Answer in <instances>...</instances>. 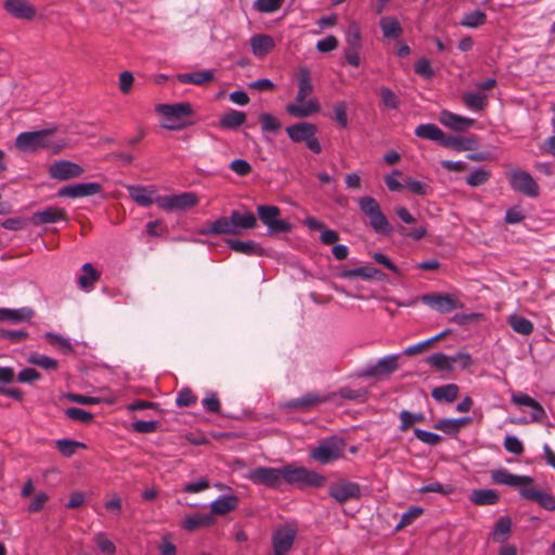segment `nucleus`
Instances as JSON below:
<instances>
[{
    "mask_svg": "<svg viewBox=\"0 0 555 555\" xmlns=\"http://www.w3.org/2000/svg\"><path fill=\"white\" fill-rule=\"evenodd\" d=\"M520 495L525 500L535 502L546 511H555V498L550 493L543 492L531 486H526L520 489Z\"/></svg>",
    "mask_w": 555,
    "mask_h": 555,
    "instance_id": "nucleus-18",
    "label": "nucleus"
},
{
    "mask_svg": "<svg viewBox=\"0 0 555 555\" xmlns=\"http://www.w3.org/2000/svg\"><path fill=\"white\" fill-rule=\"evenodd\" d=\"M328 401H336V395H323L312 391L302 395L300 398L286 401L283 403L282 408L288 411L308 412Z\"/></svg>",
    "mask_w": 555,
    "mask_h": 555,
    "instance_id": "nucleus-7",
    "label": "nucleus"
},
{
    "mask_svg": "<svg viewBox=\"0 0 555 555\" xmlns=\"http://www.w3.org/2000/svg\"><path fill=\"white\" fill-rule=\"evenodd\" d=\"M44 338L54 347L59 348L61 351L65 353L73 352V346L68 341V339L64 338L63 336H60L57 334L53 333H46Z\"/></svg>",
    "mask_w": 555,
    "mask_h": 555,
    "instance_id": "nucleus-48",
    "label": "nucleus"
},
{
    "mask_svg": "<svg viewBox=\"0 0 555 555\" xmlns=\"http://www.w3.org/2000/svg\"><path fill=\"white\" fill-rule=\"evenodd\" d=\"M414 434L417 439H420L422 442L427 443L429 446H436L441 442L442 438L434 433H429L422 429H414Z\"/></svg>",
    "mask_w": 555,
    "mask_h": 555,
    "instance_id": "nucleus-57",
    "label": "nucleus"
},
{
    "mask_svg": "<svg viewBox=\"0 0 555 555\" xmlns=\"http://www.w3.org/2000/svg\"><path fill=\"white\" fill-rule=\"evenodd\" d=\"M65 415L73 421H77L83 424H90L93 421V414L79 409V408H68L65 410Z\"/></svg>",
    "mask_w": 555,
    "mask_h": 555,
    "instance_id": "nucleus-49",
    "label": "nucleus"
},
{
    "mask_svg": "<svg viewBox=\"0 0 555 555\" xmlns=\"http://www.w3.org/2000/svg\"><path fill=\"white\" fill-rule=\"evenodd\" d=\"M94 541L101 552L113 555L116 551V547L112 541H109L104 533H98L94 538Z\"/></svg>",
    "mask_w": 555,
    "mask_h": 555,
    "instance_id": "nucleus-62",
    "label": "nucleus"
},
{
    "mask_svg": "<svg viewBox=\"0 0 555 555\" xmlns=\"http://www.w3.org/2000/svg\"><path fill=\"white\" fill-rule=\"evenodd\" d=\"M287 135L294 143H306V146L315 154L322 152V145L317 138L318 127L314 124L301 121L286 127Z\"/></svg>",
    "mask_w": 555,
    "mask_h": 555,
    "instance_id": "nucleus-4",
    "label": "nucleus"
},
{
    "mask_svg": "<svg viewBox=\"0 0 555 555\" xmlns=\"http://www.w3.org/2000/svg\"><path fill=\"white\" fill-rule=\"evenodd\" d=\"M334 393L336 395V399L340 398L349 401H364L366 397L364 387L353 388L351 386H345Z\"/></svg>",
    "mask_w": 555,
    "mask_h": 555,
    "instance_id": "nucleus-39",
    "label": "nucleus"
},
{
    "mask_svg": "<svg viewBox=\"0 0 555 555\" xmlns=\"http://www.w3.org/2000/svg\"><path fill=\"white\" fill-rule=\"evenodd\" d=\"M422 301L436 307L440 313H448L454 309L463 308V304L452 294H426L422 297Z\"/></svg>",
    "mask_w": 555,
    "mask_h": 555,
    "instance_id": "nucleus-15",
    "label": "nucleus"
},
{
    "mask_svg": "<svg viewBox=\"0 0 555 555\" xmlns=\"http://www.w3.org/2000/svg\"><path fill=\"white\" fill-rule=\"evenodd\" d=\"M298 91L296 94L295 103L286 105V112L296 118H307L315 113H319L321 107L317 99H309L308 96L313 93V85L310 70L307 67H300L297 73Z\"/></svg>",
    "mask_w": 555,
    "mask_h": 555,
    "instance_id": "nucleus-1",
    "label": "nucleus"
},
{
    "mask_svg": "<svg viewBox=\"0 0 555 555\" xmlns=\"http://www.w3.org/2000/svg\"><path fill=\"white\" fill-rule=\"evenodd\" d=\"M257 212L261 222L268 227L271 234L287 233L292 230V225L280 219L281 210L278 206L259 205Z\"/></svg>",
    "mask_w": 555,
    "mask_h": 555,
    "instance_id": "nucleus-8",
    "label": "nucleus"
},
{
    "mask_svg": "<svg viewBox=\"0 0 555 555\" xmlns=\"http://www.w3.org/2000/svg\"><path fill=\"white\" fill-rule=\"evenodd\" d=\"M464 104L475 111H482L487 105V96L481 93H465L463 95Z\"/></svg>",
    "mask_w": 555,
    "mask_h": 555,
    "instance_id": "nucleus-44",
    "label": "nucleus"
},
{
    "mask_svg": "<svg viewBox=\"0 0 555 555\" xmlns=\"http://www.w3.org/2000/svg\"><path fill=\"white\" fill-rule=\"evenodd\" d=\"M215 519L211 515L195 514L185 518L183 528L188 531H194L199 528H207L212 526Z\"/></svg>",
    "mask_w": 555,
    "mask_h": 555,
    "instance_id": "nucleus-37",
    "label": "nucleus"
},
{
    "mask_svg": "<svg viewBox=\"0 0 555 555\" xmlns=\"http://www.w3.org/2000/svg\"><path fill=\"white\" fill-rule=\"evenodd\" d=\"M282 482L287 485L296 486L298 488L304 487H323L326 478L323 475L318 474L314 470H310L302 466L285 465L282 466Z\"/></svg>",
    "mask_w": 555,
    "mask_h": 555,
    "instance_id": "nucleus-3",
    "label": "nucleus"
},
{
    "mask_svg": "<svg viewBox=\"0 0 555 555\" xmlns=\"http://www.w3.org/2000/svg\"><path fill=\"white\" fill-rule=\"evenodd\" d=\"M512 520L508 516L499 518L495 522L491 537L494 542L504 543L511 535Z\"/></svg>",
    "mask_w": 555,
    "mask_h": 555,
    "instance_id": "nucleus-32",
    "label": "nucleus"
},
{
    "mask_svg": "<svg viewBox=\"0 0 555 555\" xmlns=\"http://www.w3.org/2000/svg\"><path fill=\"white\" fill-rule=\"evenodd\" d=\"M214 73L211 70H197L193 73H184L177 75L178 81L182 83H192L202 86L214 80Z\"/></svg>",
    "mask_w": 555,
    "mask_h": 555,
    "instance_id": "nucleus-29",
    "label": "nucleus"
},
{
    "mask_svg": "<svg viewBox=\"0 0 555 555\" xmlns=\"http://www.w3.org/2000/svg\"><path fill=\"white\" fill-rule=\"evenodd\" d=\"M402 26L397 18H384V38L398 39L402 35Z\"/></svg>",
    "mask_w": 555,
    "mask_h": 555,
    "instance_id": "nucleus-43",
    "label": "nucleus"
},
{
    "mask_svg": "<svg viewBox=\"0 0 555 555\" xmlns=\"http://www.w3.org/2000/svg\"><path fill=\"white\" fill-rule=\"evenodd\" d=\"M283 2L284 0H256L254 5L259 12L270 13L278 11L282 7Z\"/></svg>",
    "mask_w": 555,
    "mask_h": 555,
    "instance_id": "nucleus-54",
    "label": "nucleus"
},
{
    "mask_svg": "<svg viewBox=\"0 0 555 555\" xmlns=\"http://www.w3.org/2000/svg\"><path fill=\"white\" fill-rule=\"evenodd\" d=\"M55 133V129H43L39 131L23 132L17 135L15 146L23 152H37L47 149L50 145V138Z\"/></svg>",
    "mask_w": 555,
    "mask_h": 555,
    "instance_id": "nucleus-5",
    "label": "nucleus"
},
{
    "mask_svg": "<svg viewBox=\"0 0 555 555\" xmlns=\"http://www.w3.org/2000/svg\"><path fill=\"white\" fill-rule=\"evenodd\" d=\"M379 275V271L373 267L364 266L356 269H347L341 271L340 276L345 279L361 278L364 280L375 279Z\"/></svg>",
    "mask_w": 555,
    "mask_h": 555,
    "instance_id": "nucleus-38",
    "label": "nucleus"
},
{
    "mask_svg": "<svg viewBox=\"0 0 555 555\" xmlns=\"http://www.w3.org/2000/svg\"><path fill=\"white\" fill-rule=\"evenodd\" d=\"M359 205L363 214L370 217L371 224L376 232H382V211L379 204L370 196L359 198Z\"/></svg>",
    "mask_w": 555,
    "mask_h": 555,
    "instance_id": "nucleus-21",
    "label": "nucleus"
},
{
    "mask_svg": "<svg viewBox=\"0 0 555 555\" xmlns=\"http://www.w3.org/2000/svg\"><path fill=\"white\" fill-rule=\"evenodd\" d=\"M230 217L236 230V235L241 234L242 229L249 230L257 225V218L253 212L241 214L238 210H233Z\"/></svg>",
    "mask_w": 555,
    "mask_h": 555,
    "instance_id": "nucleus-28",
    "label": "nucleus"
},
{
    "mask_svg": "<svg viewBox=\"0 0 555 555\" xmlns=\"http://www.w3.org/2000/svg\"><path fill=\"white\" fill-rule=\"evenodd\" d=\"M487 16L482 11H474L464 16L461 22L462 26L465 27H478L486 23Z\"/></svg>",
    "mask_w": 555,
    "mask_h": 555,
    "instance_id": "nucleus-50",
    "label": "nucleus"
},
{
    "mask_svg": "<svg viewBox=\"0 0 555 555\" xmlns=\"http://www.w3.org/2000/svg\"><path fill=\"white\" fill-rule=\"evenodd\" d=\"M426 362L439 372H452L454 370L453 363L456 362V358L448 357L442 352H437L429 356L426 359Z\"/></svg>",
    "mask_w": 555,
    "mask_h": 555,
    "instance_id": "nucleus-34",
    "label": "nucleus"
},
{
    "mask_svg": "<svg viewBox=\"0 0 555 555\" xmlns=\"http://www.w3.org/2000/svg\"><path fill=\"white\" fill-rule=\"evenodd\" d=\"M61 220H67L66 210L54 206H50L42 210H38L34 212L30 217V221L35 225L54 223Z\"/></svg>",
    "mask_w": 555,
    "mask_h": 555,
    "instance_id": "nucleus-20",
    "label": "nucleus"
},
{
    "mask_svg": "<svg viewBox=\"0 0 555 555\" xmlns=\"http://www.w3.org/2000/svg\"><path fill=\"white\" fill-rule=\"evenodd\" d=\"M328 495L337 503L343 504L347 501L359 499L361 490L358 483L339 479L330 485Z\"/></svg>",
    "mask_w": 555,
    "mask_h": 555,
    "instance_id": "nucleus-12",
    "label": "nucleus"
},
{
    "mask_svg": "<svg viewBox=\"0 0 555 555\" xmlns=\"http://www.w3.org/2000/svg\"><path fill=\"white\" fill-rule=\"evenodd\" d=\"M128 192L130 197L140 206L149 207L155 203V198L152 197L155 192L144 186L130 185L128 186Z\"/></svg>",
    "mask_w": 555,
    "mask_h": 555,
    "instance_id": "nucleus-30",
    "label": "nucleus"
},
{
    "mask_svg": "<svg viewBox=\"0 0 555 555\" xmlns=\"http://www.w3.org/2000/svg\"><path fill=\"white\" fill-rule=\"evenodd\" d=\"M440 121L454 131H465L475 124V119L462 117L456 114L443 111Z\"/></svg>",
    "mask_w": 555,
    "mask_h": 555,
    "instance_id": "nucleus-24",
    "label": "nucleus"
},
{
    "mask_svg": "<svg viewBox=\"0 0 555 555\" xmlns=\"http://www.w3.org/2000/svg\"><path fill=\"white\" fill-rule=\"evenodd\" d=\"M400 420H401V426L400 429L405 431L409 429L414 423H421L424 422L425 416L422 413L418 414H412L409 411H402L400 413Z\"/></svg>",
    "mask_w": 555,
    "mask_h": 555,
    "instance_id": "nucleus-52",
    "label": "nucleus"
},
{
    "mask_svg": "<svg viewBox=\"0 0 555 555\" xmlns=\"http://www.w3.org/2000/svg\"><path fill=\"white\" fill-rule=\"evenodd\" d=\"M508 324L515 332L521 335H530L533 332L532 323L518 314H512L508 318Z\"/></svg>",
    "mask_w": 555,
    "mask_h": 555,
    "instance_id": "nucleus-41",
    "label": "nucleus"
},
{
    "mask_svg": "<svg viewBox=\"0 0 555 555\" xmlns=\"http://www.w3.org/2000/svg\"><path fill=\"white\" fill-rule=\"evenodd\" d=\"M134 77L132 73L125 70L119 75V89L121 93L128 94L133 86Z\"/></svg>",
    "mask_w": 555,
    "mask_h": 555,
    "instance_id": "nucleus-64",
    "label": "nucleus"
},
{
    "mask_svg": "<svg viewBox=\"0 0 555 555\" xmlns=\"http://www.w3.org/2000/svg\"><path fill=\"white\" fill-rule=\"evenodd\" d=\"M345 447L346 443L341 438L331 437L314 448L310 455L314 461L327 464L340 459L344 455Z\"/></svg>",
    "mask_w": 555,
    "mask_h": 555,
    "instance_id": "nucleus-6",
    "label": "nucleus"
},
{
    "mask_svg": "<svg viewBox=\"0 0 555 555\" xmlns=\"http://www.w3.org/2000/svg\"><path fill=\"white\" fill-rule=\"evenodd\" d=\"M442 146L454 151H474L478 146V139L472 134L469 137H454L444 134Z\"/></svg>",
    "mask_w": 555,
    "mask_h": 555,
    "instance_id": "nucleus-22",
    "label": "nucleus"
},
{
    "mask_svg": "<svg viewBox=\"0 0 555 555\" xmlns=\"http://www.w3.org/2000/svg\"><path fill=\"white\" fill-rule=\"evenodd\" d=\"M274 46V40L269 35H255L250 38L251 51L259 57L267 55Z\"/></svg>",
    "mask_w": 555,
    "mask_h": 555,
    "instance_id": "nucleus-26",
    "label": "nucleus"
},
{
    "mask_svg": "<svg viewBox=\"0 0 555 555\" xmlns=\"http://www.w3.org/2000/svg\"><path fill=\"white\" fill-rule=\"evenodd\" d=\"M34 315V310L28 307H23L20 309L0 308V322L17 324L21 322L30 321Z\"/></svg>",
    "mask_w": 555,
    "mask_h": 555,
    "instance_id": "nucleus-23",
    "label": "nucleus"
},
{
    "mask_svg": "<svg viewBox=\"0 0 555 555\" xmlns=\"http://www.w3.org/2000/svg\"><path fill=\"white\" fill-rule=\"evenodd\" d=\"M56 448L64 456L69 457L78 448L85 449L86 444L70 439H61L56 441Z\"/></svg>",
    "mask_w": 555,
    "mask_h": 555,
    "instance_id": "nucleus-46",
    "label": "nucleus"
},
{
    "mask_svg": "<svg viewBox=\"0 0 555 555\" xmlns=\"http://www.w3.org/2000/svg\"><path fill=\"white\" fill-rule=\"evenodd\" d=\"M85 169L79 164L65 159L52 163L48 169L50 178L59 181L79 178Z\"/></svg>",
    "mask_w": 555,
    "mask_h": 555,
    "instance_id": "nucleus-13",
    "label": "nucleus"
},
{
    "mask_svg": "<svg viewBox=\"0 0 555 555\" xmlns=\"http://www.w3.org/2000/svg\"><path fill=\"white\" fill-rule=\"evenodd\" d=\"M225 243L230 249L240 254L257 256H262L264 254L263 248L254 241H238L229 238L225 240Z\"/></svg>",
    "mask_w": 555,
    "mask_h": 555,
    "instance_id": "nucleus-25",
    "label": "nucleus"
},
{
    "mask_svg": "<svg viewBox=\"0 0 555 555\" xmlns=\"http://www.w3.org/2000/svg\"><path fill=\"white\" fill-rule=\"evenodd\" d=\"M238 499L235 495L221 496L210 504L212 515H227L237 507Z\"/></svg>",
    "mask_w": 555,
    "mask_h": 555,
    "instance_id": "nucleus-27",
    "label": "nucleus"
},
{
    "mask_svg": "<svg viewBox=\"0 0 555 555\" xmlns=\"http://www.w3.org/2000/svg\"><path fill=\"white\" fill-rule=\"evenodd\" d=\"M421 493H428V492H437L444 495L451 494L454 492V488L450 485L443 486L439 482H434L427 486H424L420 489Z\"/></svg>",
    "mask_w": 555,
    "mask_h": 555,
    "instance_id": "nucleus-60",
    "label": "nucleus"
},
{
    "mask_svg": "<svg viewBox=\"0 0 555 555\" xmlns=\"http://www.w3.org/2000/svg\"><path fill=\"white\" fill-rule=\"evenodd\" d=\"M414 70L417 75L429 80L435 76V72L428 59L423 57L415 63Z\"/></svg>",
    "mask_w": 555,
    "mask_h": 555,
    "instance_id": "nucleus-53",
    "label": "nucleus"
},
{
    "mask_svg": "<svg viewBox=\"0 0 555 555\" xmlns=\"http://www.w3.org/2000/svg\"><path fill=\"white\" fill-rule=\"evenodd\" d=\"M229 167L241 177H245L251 172V166L245 159H234L230 163Z\"/></svg>",
    "mask_w": 555,
    "mask_h": 555,
    "instance_id": "nucleus-61",
    "label": "nucleus"
},
{
    "mask_svg": "<svg viewBox=\"0 0 555 555\" xmlns=\"http://www.w3.org/2000/svg\"><path fill=\"white\" fill-rule=\"evenodd\" d=\"M102 191V185L98 182L90 183H77L73 185H66L57 191L60 197H86L98 194Z\"/></svg>",
    "mask_w": 555,
    "mask_h": 555,
    "instance_id": "nucleus-17",
    "label": "nucleus"
},
{
    "mask_svg": "<svg viewBox=\"0 0 555 555\" xmlns=\"http://www.w3.org/2000/svg\"><path fill=\"white\" fill-rule=\"evenodd\" d=\"M155 203L165 210H186L197 205L198 197L195 193L184 192L170 196H157Z\"/></svg>",
    "mask_w": 555,
    "mask_h": 555,
    "instance_id": "nucleus-10",
    "label": "nucleus"
},
{
    "mask_svg": "<svg viewBox=\"0 0 555 555\" xmlns=\"http://www.w3.org/2000/svg\"><path fill=\"white\" fill-rule=\"evenodd\" d=\"M85 274L79 276L78 283L82 288H87L93 285L99 279L100 273L92 267L91 263H85L82 266Z\"/></svg>",
    "mask_w": 555,
    "mask_h": 555,
    "instance_id": "nucleus-42",
    "label": "nucleus"
},
{
    "mask_svg": "<svg viewBox=\"0 0 555 555\" xmlns=\"http://www.w3.org/2000/svg\"><path fill=\"white\" fill-rule=\"evenodd\" d=\"M246 121L244 112L231 109L220 117L219 125L223 129H236Z\"/></svg>",
    "mask_w": 555,
    "mask_h": 555,
    "instance_id": "nucleus-35",
    "label": "nucleus"
},
{
    "mask_svg": "<svg viewBox=\"0 0 555 555\" xmlns=\"http://www.w3.org/2000/svg\"><path fill=\"white\" fill-rule=\"evenodd\" d=\"M459 386L455 384H448L444 386L436 387L431 391V396L437 401H446L448 403L454 402L459 398Z\"/></svg>",
    "mask_w": 555,
    "mask_h": 555,
    "instance_id": "nucleus-33",
    "label": "nucleus"
},
{
    "mask_svg": "<svg viewBox=\"0 0 555 555\" xmlns=\"http://www.w3.org/2000/svg\"><path fill=\"white\" fill-rule=\"evenodd\" d=\"M424 509L418 506L411 507L406 513H404L396 527V531H399L406 526H409L414 519L420 517L423 514Z\"/></svg>",
    "mask_w": 555,
    "mask_h": 555,
    "instance_id": "nucleus-51",
    "label": "nucleus"
},
{
    "mask_svg": "<svg viewBox=\"0 0 555 555\" xmlns=\"http://www.w3.org/2000/svg\"><path fill=\"white\" fill-rule=\"evenodd\" d=\"M28 362L50 371H55L59 367L56 360L39 353L30 354Z\"/></svg>",
    "mask_w": 555,
    "mask_h": 555,
    "instance_id": "nucleus-47",
    "label": "nucleus"
},
{
    "mask_svg": "<svg viewBox=\"0 0 555 555\" xmlns=\"http://www.w3.org/2000/svg\"><path fill=\"white\" fill-rule=\"evenodd\" d=\"M415 134L418 138L436 141L442 145L446 133L434 124H424L416 127Z\"/></svg>",
    "mask_w": 555,
    "mask_h": 555,
    "instance_id": "nucleus-31",
    "label": "nucleus"
},
{
    "mask_svg": "<svg viewBox=\"0 0 555 555\" xmlns=\"http://www.w3.org/2000/svg\"><path fill=\"white\" fill-rule=\"evenodd\" d=\"M509 183L512 188L530 197L539 195V185L531 175L524 170H514L509 173Z\"/></svg>",
    "mask_w": 555,
    "mask_h": 555,
    "instance_id": "nucleus-14",
    "label": "nucleus"
},
{
    "mask_svg": "<svg viewBox=\"0 0 555 555\" xmlns=\"http://www.w3.org/2000/svg\"><path fill=\"white\" fill-rule=\"evenodd\" d=\"M3 9L14 18L31 21L36 16L35 7L27 0H4Z\"/></svg>",
    "mask_w": 555,
    "mask_h": 555,
    "instance_id": "nucleus-16",
    "label": "nucleus"
},
{
    "mask_svg": "<svg viewBox=\"0 0 555 555\" xmlns=\"http://www.w3.org/2000/svg\"><path fill=\"white\" fill-rule=\"evenodd\" d=\"M282 467H257L247 474V479L254 485L278 489L282 485Z\"/></svg>",
    "mask_w": 555,
    "mask_h": 555,
    "instance_id": "nucleus-11",
    "label": "nucleus"
},
{
    "mask_svg": "<svg viewBox=\"0 0 555 555\" xmlns=\"http://www.w3.org/2000/svg\"><path fill=\"white\" fill-rule=\"evenodd\" d=\"M338 47V40L335 36L330 35L326 38L319 40L317 49L319 52L325 53L335 50Z\"/></svg>",
    "mask_w": 555,
    "mask_h": 555,
    "instance_id": "nucleus-63",
    "label": "nucleus"
},
{
    "mask_svg": "<svg viewBox=\"0 0 555 555\" xmlns=\"http://www.w3.org/2000/svg\"><path fill=\"white\" fill-rule=\"evenodd\" d=\"M347 43L348 47L360 48L361 35L359 26L356 23H351L347 30Z\"/></svg>",
    "mask_w": 555,
    "mask_h": 555,
    "instance_id": "nucleus-56",
    "label": "nucleus"
},
{
    "mask_svg": "<svg viewBox=\"0 0 555 555\" xmlns=\"http://www.w3.org/2000/svg\"><path fill=\"white\" fill-rule=\"evenodd\" d=\"M499 500L498 492L492 489L474 490L470 495V501L476 505H494Z\"/></svg>",
    "mask_w": 555,
    "mask_h": 555,
    "instance_id": "nucleus-36",
    "label": "nucleus"
},
{
    "mask_svg": "<svg viewBox=\"0 0 555 555\" xmlns=\"http://www.w3.org/2000/svg\"><path fill=\"white\" fill-rule=\"evenodd\" d=\"M492 480L499 485H507L511 487L519 488L532 486L534 480L529 476L513 475L506 469H495L491 474Z\"/></svg>",
    "mask_w": 555,
    "mask_h": 555,
    "instance_id": "nucleus-19",
    "label": "nucleus"
},
{
    "mask_svg": "<svg viewBox=\"0 0 555 555\" xmlns=\"http://www.w3.org/2000/svg\"><path fill=\"white\" fill-rule=\"evenodd\" d=\"M48 501L49 495L46 492H39L31 500L30 504L27 507V511L29 513H38L44 507Z\"/></svg>",
    "mask_w": 555,
    "mask_h": 555,
    "instance_id": "nucleus-58",
    "label": "nucleus"
},
{
    "mask_svg": "<svg viewBox=\"0 0 555 555\" xmlns=\"http://www.w3.org/2000/svg\"><path fill=\"white\" fill-rule=\"evenodd\" d=\"M261 130L263 132H276L281 129V121L270 113H261L259 115Z\"/></svg>",
    "mask_w": 555,
    "mask_h": 555,
    "instance_id": "nucleus-45",
    "label": "nucleus"
},
{
    "mask_svg": "<svg viewBox=\"0 0 555 555\" xmlns=\"http://www.w3.org/2000/svg\"><path fill=\"white\" fill-rule=\"evenodd\" d=\"M155 111L168 120V124L164 125L168 130H181L194 124L189 120L194 115L193 106L189 102L158 104Z\"/></svg>",
    "mask_w": 555,
    "mask_h": 555,
    "instance_id": "nucleus-2",
    "label": "nucleus"
},
{
    "mask_svg": "<svg viewBox=\"0 0 555 555\" xmlns=\"http://www.w3.org/2000/svg\"><path fill=\"white\" fill-rule=\"evenodd\" d=\"M158 427L157 421H137L132 424V429L140 434L154 433Z\"/></svg>",
    "mask_w": 555,
    "mask_h": 555,
    "instance_id": "nucleus-59",
    "label": "nucleus"
},
{
    "mask_svg": "<svg viewBox=\"0 0 555 555\" xmlns=\"http://www.w3.org/2000/svg\"><path fill=\"white\" fill-rule=\"evenodd\" d=\"M489 178L490 172L488 170L477 169L466 178V182L472 186H478L486 183Z\"/></svg>",
    "mask_w": 555,
    "mask_h": 555,
    "instance_id": "nucleus-55",
    "label": "nucleus"
},
{
    "mask_svg": "<svg viewBox=\"0 0 555 555\" xmlns=\"http://www.w3.org/2000/svg\"><path fill=\"white\" fill-rule=\"evenodd\" d=\"M297 528L294 525L279 527L271 537L272 551L276 555H287L295 543Z\"/></svg>",
    "mask_w": 555,
    "mask_h": 555,
    "instance_id": "nucleus-9",
    "label": "nucleus"
},
{
    "mask_svg": "<svg viewBox=\"0 0 555 555\" xmlns=\"http://www.w3.org/2000/svg\"><path fill=\"white\" fill-rule=\"evenodd\" d=\"M210 231L214 232L215 235L227 234V235H236V230L233 225L231 217H220L212 223H210Z\"/></svg>",
    "mask_w": 555,
    "mask_h": 555,
    "instance_id": "nucleus-40",
    "label": "nucleus"
}]
</instances>
